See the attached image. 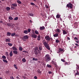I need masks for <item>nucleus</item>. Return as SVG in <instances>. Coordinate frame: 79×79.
I'll return each instance as SVG.
<instances>
[{"label": "nucleus", "mask_w": 79, "mask_h": 79, "mask_svg": "<svg viewBox=\"0 0 79 79\" xmlns=\"http://www.w3.org/2000/svg\"><path fill=\"white\" fill-rule=\"evenodd\" d=\"M42 43L45 48H47V49L48 50H50V45H49V44H48V43H47L45 40H44L42 41Z\"/></svg>", "instance_id": "1"}, {"label": "nucleus", "mask_w": 79, "mask_h": 79, "mask_svg": "<svg viewBox=\"0 0 79 79\" xmlns=\"http://www.w3.org/2000/svg\"><path fill=\"white\" fill-rule=\"evenodd\" d=\"M51 60V57L48 54H47L45 56V61L46 62H48Z\"/></svg>", "instance_id": "2"}, {"label": "nucleus", "mask_w": 79, "mask_h": 79, "mask_svg": "<svg viewBox=\"0 0 79 79\" xmlns=\"http://www.w3.org/2000/svg\"><path fill=\"white\" fill-rule=\"evenodd\" d=\"M45 39L46 40H48V41H50V40L51 41L53 40V38L51 37L50 38L49 35L46 36L45 37Z\"/></svg>", "instance_id": "3"}, {"label": "nucleus", "mask_w": 79, "mask_h": 79, "mask_svg": "<svg viewBox=\"0 0 79 79\" xmlns=\"http://www.w3.org/2000/svg\"><path fill=\"white\" fill-rule=\"evenodd\" d=\"M67 6L72 9L73 8V4L71 3H69V4L67 5Z\"/></svg>", "instance_id": "4"}, {"label": "nucleus", "mask_w": 79, "mask_h": 79, "mask_svg": "<svg viewBox=\"0 0 79 79\" xmlns=\"http://www.w3.org/2000/svg\"><path fill=\"white\" fill-rule=\"evenodd\" d=\"M31 36L33 38H34V39H37V36L35 34H31Z\"/></svg>", "instance_id": "5"}, {"label": "nucleus", "mask_w": 79, "mask_h": 79, "mask_svg": "<svg viewBox=\"0 0 79 79\" xmlns=\"http://www.w3.org/2000/svg\"><path fill=\"white\" fill-rule=\"evenodd\" d=\"M45 28L44 26L41 27H40V29L41 30V31H43V30L45 29Z\"/></svg>", "instance_id": "6"}, {"label": "nucleus", "mask_w": 79, "mask_h": 79, "mask_svg": "<svg viewBox=\"0 0 79 79\" xmlns=\"http://www.w3.org/2000/svg\"><path fill=\"white\" fill-rule=\"evenodd\" d=\"M10 40H11V39L10 38L6 39V42H10Z\"/></svg>", "instance_id": "7"}, {"label": "nucleus", "mask_w": 79, "mask_h": 79, "mask_svg": "<svg viewBox=\"0 0 79 79\" xmlns=\"http://www.w3.org/2000/svg\"><path fill=\"white\" fill-rule=\"evenodd\" d=\"M37 49H35L34 51V53H35V55H38V52H37Z\"/></svg>", "instance_id": "8"}, {"label": "nucleus", "mask_w": 79, "mask_h": 79, "mask_svg": "<svg viewBox=\"0 0 79 79\" xmlns=\"http://www.w3.org/2000/svg\"><path fill=\"white\" fill-rule=\"evenodd\" d=\"M11 33L9 32H8L7 33L6 35V36H8V37L9 36H10V35H11Z\"/></svg>", "instance_id": "9"}, {"label": "nucleus", "mask_w": 79, "mask_h": 79, "mask_svg": "<svg viewBox=\"0 0 79 79\" xmlns=\"http://www.w3.org/2000/svg\"><path fill=\"white\" fill-rule=\"evenodd\" d=\"M63 35H65V34H68V33H67V32L65 30H63Z\"/></svg>", "instance_id": "10"}, {"label": "nucleus", "mask_w": 79, "mask_h": 79, "mask_svg": "<svg viewBox=\"0 0 79 79\" xmlns=\"http://www.w3.org/2000/svg\"><path fill=\"white\" fill-rule=\"evenodd\" d=\"M38 47L39 48V49L40 51L42 50V46L40 45L38 46Z\"/></svg>", "instance_id": "11"}, {"label": "nucleus", "mask_w": 79, "mask_h": 79, "mask_svg": "<svg viewBox=\"0 0 79 79\" xmlns=\"http://www.w3.org/2000/svg\"><path fill=\"white\" fill-rule=\"evenodd\" d=\"M53 36L55 37H58L59 36V35H58V33H56L55 34L53 35Z\"/></svg>", "instance_id": "12"}, {"label": "nucleus", "mask_w": 79, "mask_h": 79, "mask_svg": "<svg viewBox=\"0 0 79 79\" xmlns=\"http://www.w3.org/2000/svg\"><path fill=\"white\" fill-rule=\"evenodd\" d=\"M56 32L57 33H60V29L59 28H57L56 29Z\"/></svg>", "instance_id": "13"}, {"label": "nucleus", "mask_w": 79, "mask_h": 79, "mask_svg": "<svg viewBox=\"0 0 79 79\" xmlns=\"http://www.w3.org/2000/svg\"><path fill=\"white\" fill-rule=\"evenodd\" d=\"M59 52H63V49H61V48H59Z\"/></svg>", "instance_id": "14"}, {"label": "nucleus", "mask_w": 79, "mask_h": 79, "mask_svg": "<svg viewBox=\"0 0 79 79\" xmlns=\"http://www.w3.org/2000/svg\"><path fill=\"white\" fill-rule=\"evenodd\" d=\"M9 55L10 56H13V52L12 51H11L9 53Z\"/></svg>", "instance_id": "15"}, {"label": "nucleus", "mask_w": 79, "mask_h": 79, "mask_svg": "<svg viewBox=\"0 0 79 79\" xmlns=\"http://www.w3.org/2000/svg\"><path fill=\"white\" fill-rule=\"evenodd\" d=\"M12 49L13 50H14V51H17V48L16 47H12Z\"/></svg>", "instance_id": "16"}, {"label": "nucleus", "mask_w": 79, "mask_h": 79, "mask_svg": "<svg viewBox=\"0 0 79 79\" xmlns=\"http://www.w3.org/2000/svg\"><path fill=\"white\" fill-rule=\"evenodd\" d=\"M28 15V16H34V14L31 13H29Z\"/></svg>", "instance_id": "17"}, {"label": "nucleus", "mask_w": 79, "mask_h": 79, "mask_svg": "<svg viewBox=\"0 0 79 79\" xmlns=\"http://www.w3.org/2000/svg\"><path fill=\"white\" fill-rule=\"evenodd\" d=\"M13 53L14 54L17 55V54H18V51H13Z\"/></svg>", "instance_id": "18"}, {"label": "nucleus", "mask_w": 79, "mask_h": 79, "mask_svg": "<svg viewBox=\"0 0 79 79\" xmlns=\"http://www.w3.org/2000/svg\"><path fill=\"white\" fill-rule=\"evenodd\" d=\"M10 7H7L6 8V10L7 11H10Z\"/></svg>", "instance_id": "19"}, {"label": "nucleus", "mask_w": 79, "mask_h": 79, "mask_svg": "<svg viewBox=\"0 0 79 79\" xmlns=\"http://www.w3.org/2000/svg\"><path fill=\"white\" fill-rule=\"evenodd\" d=\"M37 73H41L42 74V72L40 71V69H38L37 71H36Z\"/></svg>", "instance_id": "20"}, {"label": "nucleus", "mask_w": 79, "mask_h": 79, "mask_svg": "<svg viewBox=\"0 0 79 79\" xmlns=\"http://www.w3.org/2000/svg\"><path fill=\"white\" fill-rule=\"evenodd\" d=\"M28 37H28L27 36V35L24 36H23V38H25V39H26V40L27 39H28Z\"/></svg>", "instance_id": "21"}, {"label": "nucleus", "mask_w": 79, "mask_h": 79, "mask_svg": "<svg viewBox=\"0 0 79 79\" xmlns=\"http://www.w3.org/2000/svg\"><path fill=\"white\" fill-rule=\"evenodd\" d=\"M12 6H15V7H17V4L16 3H13L12 4Z\"/></svg>", "instance_id": "22"}, {"label": "nucleus", "mask_w": 79, "mask_h": 79, "mask_svg": "<svg viewBox=\"0 0 79 79\" xmlns=\"http://www.w3.org/2000/svg\"><path fill=\"white\" fill-rule=\"evenodd\" d=\"M31 5H32L33 6H36V7H37V6H36V5H35V4L33 3V2H31Z\"/></svg>", "instance_id": "23"}, {"label": "nucleus", "mask_w": 79, "mask_h": 79, "mask_svg": "<svg viewBox=\"0 0 79 79\" xmlns=\"http://www.w3.org/2000/svg\"><path fill=\"white\" fill-rule=\"evenodd\" d=\"M9 19H10V20H13V18L11 16H9Z\"/></svg>", "instance_id": "24"}, {"label": "nucleus", "mask_w": 79, "mask_h": 79, "mask_svg": "<svg viewBox=\"0 0 79 79\" xmlns=\"http://www.w3.org/2000/svg\"><path fill=\"white\" fill-rule=\"evenodd\" d=\"M60 18V15L57 14L56 15V18Z\"/></svg>", "instance_id": "25"}, {"label": "nucleus", "mask_w": 79, "mask_h": 79, "mask_svg": "<svg viewBox=\"0 0 79 79\" xmlns=\"http://www.w3.org/2000/svg\"><path fill=\"white\" fill-rule=\"evenodd\" d=\"M37 39L38 41L40 40V36H38Z\"/></svg>", "instance_id": "26"}, {"label": "nucleus", "mask_w": 79, "mask_h": 79, "mask_svg": "<svg viewBox=\"0 0 79 79\" xmlns=\"http://www.w3.org/2000/svg\"><path fill=\"white\" fill-rule=\"evenodd\" d=\"M22 61H23V62H24V63H25V62L26 61V59L24 58H23V59H22Z\"/></svg>", "instance_id": "27"}, {"label": "nucleus", "mask_w": 79, "mask_h": 79, "mask_svg": "<svg viewBox=\"0 0 79 79\" xmlns=\"http://www.w3.org/2000/svg\"><path fill=\"white\" fill-rule=\"evenodd\" d=\"M24 34H28V31L27 30H25L24 31Z\"/></svg>", "instance_id": "28"}, {"label": "nucleus", "mask_w": 79, "mask_h": 79, "mask_svg": "<svg viewBox=\"0 0 79 79\" xmlns=\"http://www.w3.org/2000/svg\"><path fill=\"white\" fill-rule=\"evenodd\" d=\"M17 3H19V4H21V1H19V0H18L17 1Z\"/></svg>", "instance_id": "29"}, {"label": "nucleus", "mask_w": 79, "mask_h": 79, "mask_svg": "<svg viewBox=\"0 0 79 79\" xmlns=\"http://www.w3.org/2000/svg\"><path fill=\"white\" fill-rule=\"evenodd\" d=\"M8 45H9L10 47H11V46H12L13 45V44H12L11 43H8Z\"/></svg>", "instance_id": "30"}, {"label": "nucleus", "mask_w": 79, "mask_h": 79, "mask_svg": "<svg viewBox=\"0 0 79 79\" xmlns=\"http://www.w3.org/2000/svg\"><path fill=\"white\" fill-rule=\"evenodd\" d=\"M47 67H48V68H52V65H49V64H48L47 65Z\"/></svg>", "instance_id": "31"}, {"label": "nucleus", "mask_w": 79, "mask_h": 79, "mask_svg": "<svg viewBox=\"0 0 79 79\" xmlns=\"http://www.w3.org/2000/svg\"><path fill=\"white\" fill-rule=\"evenodd\" d=\"M19 50L20 51H22V50H23V48H22V47L20 46L19 47Z\"/></svg>", "instance_id": "32"}, {"label": "nucleus", "mask_w": 79, "mask_h": 79, "mask_svg": "<svg viewBox=\"0 0 79 79\" xmlns=\"http://www.w3.org/2000/svg\"><path fill=\"white\" fill-rule=\"evenodd\" d=\"M15 35H16V33H12L11 34V35L12 37L14 36Z\"/></svg>", "instance_id": "33"}, {"label": "nucleus", "mask_w": 79, "mask_h": 79, "mask_svg": "<svg viewBox=\"0 0 79 79\" xmlns=\"http://www.w3.org/2000/svg\"><path fill=\"white\" fill-rule=\"evenodd\" d=\"M2 60L3 62H4V63H8V61L5 59H3Z\"/></svg>", "instance_id": "34"}, {"label": "nucleus", "mask_w": 79, "mask_h": 79, "mask_svg": "<svg viewBox=\"0 0 79 79\" xmlns=\"http://www.w3.org/2000/svg\"><path fill=\"white\" fill-rule=\"evenodd\" d=\"M33 61H38V59H35V58H33Z\"/></svg>", "instance_id": "35"}, {"label": "nucleus", "mask_w": 79, "mask_h": 79, "mask_svg": "<svg viewBox=\"0 0 79 79\" xmlns=\"http://www.w3.org/2000/svg\"><path fill=\"white\" fill-rule=\"evenodd\" d=\"M2 58L3 59H6V56H2Z\"/></svg>", "instance_id": "36"}, {"label": "nucleus", "mask_w": 79, "mask_h": 79, "mask_svg": "<svg viewBox=\"0 0 79 79\" xmlns=\"http://www.w3.org/2000/svg\"><path fill=\"white\" fill-rule=\"evenodd\" d=\"M37 52L39 54H40L41 52L40 51V50L37 49Z\"/></svg>", "instance_id": "37"}, {"label": "nucleus", "mask_w": 79, "mask_h": 79, "mask_svg": "<svg viewBox=\"0 0 79 79\" xmlns=\"http://www.w3.org/2000/svg\"><path fill=\"white\" fill-rule=\"evenodd\" d=\"M5 53L7 56H9V54L8 53V52H6Z\"/></svg>", "instance_id": "38"}, {"label": "nucleus", "mask_w": 79, "mask_h": 79, "mask_svg": "<svg viewBox=\"0 0 79 79\" xmlns=\"http://www.w3.org/2000/svg\"><path fill=\"white\" fill-rule=\"evenodd\" d=\"M7 25L8 26H10V27H11V25L10 24V23H7Z\"/></svg>", "instance_id": "39"}, {"label": "nucleus", "mask_w": 79, "mask_h": 79, "mask_svg": "<svg viewBox=\"0 0 79 79\" xmlns=\"http://www.w3.org/2000/svg\"><path fill=\"white\" fill-rule=\"evenodd\" d=\"M14 19L15 20V21L18 20V17H16Z\"/></svg>", "instance_id": "40"}, {"label": "nucleus", "mask_w": 79, "mask_h": 79, "mask_svg": "<svg viewBox=\"0 0 79 79\" xmlns=\"http://www.w3.org/2000/svg\"><path fill=\"white\" fill-rule=\"evenodd\" d=\"M59 42H60V41L58 40H56V43H59Z\"/></svg>", "instance_id": "41"}, {"label": "nucleus", "mask_w": 79, "mask_h": 79, "mask_svg": "<svg viewBox=\"0 0 79 79\" xmlns=\"http://www.w3.org/2000/svg\"><path fill=\"white\" fill-rule=\"evenodd\" d=\"M35 33L36 34H39V32L37 31H35Z\"/></svg>", "instance_id": "42"}, {"label": "nucleus", "mask_w": 79, "mask_h": 79, "mask_svg": "<svg viewBox=\"0 0 79 79\" xmlns=\"http://www.w3.org/2000/svg\"><path fill=\"white\" fill-rule=\"evenodd\" d=\"M11 9L12 10H14L15 9V7H13V6H11Z\"/></svg>", "instance_id": "43"}, {"label": "nucleus", "mask_w": 79, "mask_h": 79, "mask_svg": "<svg viewBox=\"0 0 79 79\" xmlns=\"http://www.w3.org/2000/svg\"><path fill=\"white\" fill-rule=\"evenodd\" d=\"M14 66L15 68V69H18V68L17 67V66H16V65L14 64Z\"/></svg>", "instance_id": "44"}, {"label": "nucleus", "mask_w": 79, "mask_h": 79, "mask_svg": "<svg viewBox=\"0 0 79 79\" xmlns=\"http://www.w3.org/2000/svg\"><path fill=\"white\" fill-rule=\"evenodd\" d=\"M31 29L30 28H29L28 29V32H31Z\"/></svg>", "instance_id": "45"}, {"label": "nucleus", "mask_w": 79, "mask_h": 79, "mask_svg": "<svg viewBox=\"0 0 79 79\" xmlns=\"http://www.w3.org/2000/svg\"><path fill=\"white\" fill-rule=\"evenodd\" d=\"M22 40H23V41H26V39L24 38V37H23L22 38Z\"/></svg>", "instance_id": "46"}, {"label": "nucleus", "mask_w": 79, "mask_h": 79, "mask_svg": "<svg viewBox=\"0 0 79 79\" xmlns=\"http://www.w3.org/2000/svg\"><path fill=\"white\" fill-rule=\"evenodd\" d=\"M61 61H63V62H65V60H64V59H61Z\"/></svg>", "instance_id": "47"}, {"label": "nucleus", "mask_w": 79, "mask_h": 79, "mask_svg": "<svg viewBox=\"0 0 79 79\" xmlns=\"http://www.w3.org/2000/svg\"><path fill=\"white\" fill-rule=\"evenodd\" d=\"M75 45H76V46H77V47H79V44H75Z\"/></svg>", "instance_id": "48"}, {"label": "nucleus", "mask_w": 79, "mask_h": 79, "mask_svg": "<svg viewBox=\"0 0 79 79\" xmlns=\"http://www.w3.org/2000/svg\"><path fill=\"white\" fill-rule=\"evenodd\" d=\"M77 75H79V73H78L77 72L75 74V76H77Z\"/></svg>", "instance_id": "49"}, {"label": "nucleus", "mask_w": 79, "mask_h": 79, "mask_svg": "<svg viewBox=\"0 0 79 79\" xmlns=\"http://www.w3.org/2000/svg\"><path fill=\"white\" fill-rule=\"evenodd\" d=\"M34 78L35 79H37V76H35L34 77Z\"/></svg>", "instance_id": "50"}, {"label": "nucleus", "mask_w": 79, "mask_h": 79, "mask_svg": "<svg viewBox=\"0 0 79 79\" xmlns=\"http://www.w3.org/2000/svg\"><path fill=\"white\" fill-rule=\"evenodd\" d=\"M74 39H75V40H78V39H77V38L76 37H75Z\"/></svg>", "instance_id": "51"}, {"label": "nucleus", "mask_w": 79, "mask_h": 79, "mask_svg": "<svg viewBox=\"0 0 79 79\" xmlns=\"http://www.w3.org/2000/svg\"><path fill=\"white\" fill-rule=\"evenodd\" d=\"M0 23H2L3 24H4V23H3V21H0Z\"/></svg>", "instance_id": "52"}, {"label": "nucleus", "mask_w": 79, "mask_h": 79, "mask_svg": "<svg viewBox=\"0 0 79 79\" xmlns=\"http://www.w3.org/2000/svg\"><path fill=\"white\" fill-rule=\"evenodd\" d=\"M45 6L46 8H48V5H46Z\"/></svg>", "instance_id": "53"}, {"label": "nucleus", "mask_w": 79, "mask_h": 79, "mask_svg": "<svg viewBox=\"0 0 79 79\" xmlns=\"http://www.w3.org/2000/svg\"><path fill=\"white\" fill-rule=\"evenodd\" d=\"M48 73L49 74H52V72H51L50 71H49Z\"/></svg>", "instance_id": "54"}, {"label": "nucleus", "mask_w": 79, "mask_h": 79, "mask_svg": "<svg viewBox=\"0 0 79 79\" xmlns=\"http://www.w3.org/2000/svg\"><path fill=\"white\" fill-rule=\"evenodd\" d=\"M66 64H68V62H65L64 65H66Z\"/></svg>", "instance_id": "55"}, {"label": "nucleus", "mask_w": 79, "mask_h": 79, "mask_svg": "<svg viewBox=\"0 0 79 79\" xmlns=\"http://www.w3.org/2000/svg\"><path fill=\"white\" fill-rule=\"evenodd\" d=\"M67 39L68 40H70V38L69 37H67Z\"/></svg>", "instance_id": "56"}, {"label": "nucleus", "mask_w": 79, "mask_h": 79, "mask_svg": "<svg viewBox=\"0 0 79 79\" xmlns=\"http://www.w3.org/2000/svg\"><path fill=\"white\" fill-rule=\"evenodd\" d=\"M16 78L17 79H18L19 78V77H18V76L16 77Z\"/></svg>", "instance_id": "57"}, {"label": "nucleus", "mask_w": 79, "mask_h": 79, "mask_svg": "<svg viewBox=\"0 0 79 79\" xmlns=\"http://www.w3.org/2000/svg\"><path fill=\"white\" fill-rule=\"evenodd\" d=\"M76 43H77V44H79V41H76Z\"/></svg>", "instance_id": "58"}, {"label": "nucleus", "mask_w": 79, "mask_h": 79, "mask_svg": "<svg viewBox=\"0 0 79 79\" xmlns=\"http://www.w3.org/2000/svg\"><path fill=\"white\" fill-rule=\"evenodd\" d=\"M33 1L35 2H37V0H33Z\"/></svg>", "instance_id": "59"}, {"label": "nucleus", "mask_w": 79, "mask_h": 79, "mask_svg": "<svg viewBox=\"0 0 79 79\" xmlns=\"http://www.w3.org/2000/svg\"><path fill=\"white\" fill-rule=\"evenodd\" d=\"M30 23H32V20H30Z\"/></svg>", "instance_id": "60"}, {"label": "nucleus", "mask_w": 79, "mask_h": 79, "mask_svg": "<svg viewBox=\"0 0 79 79\" xmlns=\"http://www.w3.org/2000/svg\"><path fill=\"white\" fill-rule=\"evenodd\" d=\"M56 73H58V70H56Z\"/></svg>", "instance_id": "61"}, {"label": "nucleus", "mask_w": 79, "mask_h": 79, "mask_svg": "<svg viewBox=\"0 0 79 79\" xmlns=\"http://www.w3.org/2000/svg\"><path fill=\"white\" fill-rule=\"evenodd\" d=\"M23 52H24V53H27V51H23Z\"/></svg>", "instance_id": "62"}, {"label": "nucleus", "mask_w": 79, "mask_h": 79, "mask_svg": "<svg viewBox=\"0 0 79 79\" xmlns=\"http://www.w3.org/2000/svg\"><path fill=\"white\" fill-rule=\"evenodd\" d=\"M77 47H76V46H75V47H74V48H76Z\"/></svg>", "instance_id": "63"}, {"label": "nucleus", "mask_w": 79, "mask_h": 79, "mask_svg": "<svg viewBox=\"0 0 79 79\" xmlns=\"http://www.w3.org/2000/svg\"><path fill=\"white\" fill-rule=\"evenodd\" d=\"M0 79H2V77H0Z\"/></svg>", "instance_id": "64"}]
</instances>
